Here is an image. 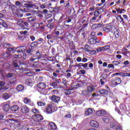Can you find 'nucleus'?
Segmentation results:
<instances>
[{"label":"nucleus","instance_id":"5fc2aeb1","mask_svg":"<svg viewBox=\"0 0 130 130\" xmlns=\"http://www.w3.org/2000/svg\"><path fill=\"white\" fill-rule=\"evenodd\" d=\"M47 26L48 27V28H53V27H54V25H53V23H51V24H49L47 25Z\"/></svg>","mask_w":130,"mask_h":130},{"label":"nucleus","instance_id":"c03bdc74","mask_svg":"<svg viewBox=\"0 0 130 130\" xmlns=\"http://www.w3.org/2000/svg\"><path fill=\"white\" fill-rule=\"evenodd\" d=\"M90 46L88 45L85 46V49L86 51H90Z\"/></svg>","mask_w":130,"mask_h":130},{"label":"nucleus","instance_id":"aec40b11","mask_svg":"<svg viewBox=\"0 0 130 130\" xmlns=\"http://www.w3.org/2000/svg\"><path fill=\"white\" fill-rule=\"evenodd\" d=\"M15 6H16V7H18L19 8H26L25 6H22V3L20 2L19 1L15 2Z\"/></svg>","mask_w":130,"mask_h":130},{"label":"nucleus","instance_id":"72a5a7b5","mask_svg":"<svg viewBox=\"0 0 130 130\" xmlns=\"http://www.w3.org/2000/svg\"><path fill=\"white\" fill-rule=\"evenodd\" d=\"M1 23L3 27H4L5 28H8V24H7V23L5 22V21H4L3 20H2Z\"/></svg>","mask_w":130,"mask_h":130},{"label":"nucleus","instance_id":"9d476101","mask_svg":"<svg viewBox=\"0 0 130 130\" xmlns=\"http://www.w3.org/2000/svg\"><path fill=\"white\" fill-rule=\"evenodd\" d=\"M21 111L22 113H28V112H29V108L26 106H24L22 107Z\"/></svg>","mask_w":130,"mask_h":130},{"label":"nucleus","instance_id":"b1692460","mask_svg":"<svg viewBox=\"0 0 130 130\" xmlns=\"http://www.w3.org/2000/svg\"><path fill=\"white\" fill-rule=\"evenodd\" d=\"M36 20V18L34 16H30L27 18V21L29 23H31V22H34Z\"/></svg>","mask_w":130,"mask_h":130},{"label":"nucleus","instance_id":"f3484780","mask_svg":"<svg viewBox=\"0 0 130 130\" xmlns=\"http://www.w3.org/2000/svg\"><path fill=\"white\" fill-rule=\"evenodd\" d=\"M113 33L114 35H115V37L116 38H119L120 35L119 34V31H118V30H117V29H116V30H115Z\"/></svg>","mask_w":130,"mask_h":130},{"label":"nucleus","instance_id":"7c9ffc66","mask_svg":"<svg viewBox=\"0 0 130 130\" xmlns=\"http://www.w3.org/2000/svg\"><path fill=\"white\" fill-rule=\"evenodd\" d=\"M3 98L5 100H7V99H9V98H10V95L8 94V93H4L3 95Z\"/></svg>","mask_w":130,"mask_h":130},{"label":"nucleus","instance_id":"37998d69","mask_svg":"<svg viewBox=\"0 0 130 130\" xmlns=\"http://www.w3.org/2000/svg\"><path fill=\"white\" fill-rule=\"evenodd\" d=\"M38 105L39 106H44L45 105V103L42 102H38Z\"/></svg>","mask_w":130,"mask_h":130},{"label":"nucleus","instance_id":"2f4dec72","mask_svg":"<svg viewBox=\"0 0 130 130\" xmlns=\"http://www.w3.org/2000/svg\"><path fill=\"white\" fill-rule=\"evenodd\" d=\"M39 66V63L38 62V61H35L32 65V68H38Z\"/></svg>","mask_w":130,"mask_h":130},{"label":"nucleus","instance_id":"9b49d317","mask_svg":"<svg viewBox=\"0 0 130 130\" xmlns=\"http://www.w3.org/2000/svg\"><path fill=\"white\" fill-rule=\"evenodd\" d=\"M90 124L91 126H92L93 127H98V126H99V123L94 120H92L91 121H90Z\"/></svg>","mask_w":130,"mask_h":130},{"label":"nucleus","instance_id":"a19ab883","mask_svg":"<svg viewBox=\"0 0 130 130\" xmlns=\"http://www.w3.org/2000/svg\"><path fill=\"white\" fill-rule=\"evenodd\" d=\"M112 63L114 64V66H118V64H120V61H113Z\"/></svg>","mask_w":130,"mask_h":130},{"label":"nucleus","instance_id":"338daca9","mask_svg":"<svg viewBox=\"0 0 130 130\" xmlns=\"http://www.w3.org/2000/svg\"><path fill=\"white\" fill-rule=\"evenodd\" d=\"M30 39H31V41H34L35 40V37L34 36H31L30 37Z\"/></svg>","mask_w":130,"mask_h":130},{"label":"nucleus","instance_id":"2eb2a0df","mask_svg":"<svg viewBox=\"0 0 130 130\" xmlns=\"http://www.w3.org/2000/svg\"><path fill=\"white\" fill-rule=\"evenodd\" d=\"M12 111H18L19 110V106L18 105H14L10 108Z\"/></svg>","mask_w":130,"mask_h":130},{"label":"nucleus","instance_id":"a211bd4d","mask_svg":"<svg viewBox=\"0 0 130 130\" xmlns=\"http://www.w3.org/2000/svg\"><path fill=\"white\" fill-rule=\"evenodd\" d=\"M99 93H101V95H107V94H108V91L106 89H102L99 90Z\"/></svg>","mask_w":130,"mask_h":130},{"label":"nucleus","instance_id":"864d4df0","mask_svg":"<svg viewBox=\"0 0 130 130\" xmlns=\"http://www.w3.org/2000/svg\"><path fill=\"white\" fill-rule=\"evenodd\" d=\"M41 62L42 64H46V59H41Z\"/></svg>","mask_w":130,"mask_h":130},{"label":"nucleus","instance_id":"ddd939ff","mask_svg":"<svg viewBox=\"0 0 130 130\" xmlns=\"http://www.w3.org/2000/svg\"><path fill=\"white\" fill-rule=\"evenodd\" d=\"M35 117L39 122H40V121H42V120L43 119V117L40 114H36L35 115Z\"/></svg>","mask_w":130,"mask_h":130},{"label":"nucleus","instance_id":"603ef678","mask_svg":"<svg viewBox=\"0 0 130 130\" xmlns=\"http://www.w3.org/2000/svg\"><path fill=\"white\" fill-rule=\"evenodd\" d=\"M44 56V55L41 54H39V55H37V58H38V59H40V58H43Z\"/></svg>","mask_w":130,"mask_h":130},{"label":"nucleus","instance_id":"4468645a","mask_svg":"<svg viewBox=\"0 0 130 130\" xmlns=\"http://www.w3.org/2000/svg\"><path fill=\"white\" fill-rule=\"evenodd\" d=\"M93 113V110L91 108H89L85 112V115H91Z\"/></svg>","mask_w":130,"mask_h":130},{"label":"nucleus","instance_id":"13d9d810","mask_svg":"<svg viewBox=\"0 0 130 130\" xmlns=\"http://www.w3.org/2000/svg\"><path fill=\"white\" fill-rule=\"evenodd\" d=\"M79 87H80V84H78L72 86V88H74V89H78V88H79Z\"/></svg>","mask_w":130,"mask_h":130},{"label":"nucleus","instance_id":"49530a36","mask_svg":"<svg viewBox=\"0 0 130 130\" xmlns=\"http://www.w3.org/2000/svg\"><path fill=\"white\" fill-rule=\"evenodd\" d=\"M100 82L101 85H104V84H105V78L101 79Z\"/></svg>","mask_w":130,"mask_h":130},{"label":"nucleus","instance_id":"4c0bfd02","mask_svg":"<svg viewBox=\"0 0 130 130\" xmlns=\"http://www.w3.org/2000/svg\"><path fill=\"white\" fill-rule=\"evenodd\" d=\"M24 102L25 104H29L31 102V100L29 99L25 98L24 100Z\"/></svg>","mask_w":130,"mask_h":130},{"label":"nucleus","instance_id":"c9c22d12","mask_svg":"<svg viewBox=\"0 0 130 130\" xmlns=\"http://www.w3.org/2000/svg\"><path fill=\"white\" fill-rule=\"evenodd\" d=\"M13 81H10L9 82V85H14V84H16V82L17 81V79L16 78H14L13 79Z\"/></svg>","mask_w":130,"mask_h":130},{"label":"nucleus","instance_id":"f257e3e1","mask_svg":"<svg viewBox=\"0 0 130 130\" xmlns=\"http://www.w3.org/2000/svg\"><path fill=\"white\" fill-rule=\"evenodd\" d=\"M17 24L19 25V26H21V28H23V29H26L29 27V24L28 22H25L22 19H20L18 20Z\"/></svg>","mask_w":130,"mask_h":130},{"label":"nucleus","instance_id":"20e7f679","mask_svg":"<svg viewBox=\"0 0 130 130\" xmlns=\"http://www.w3.org/2000/svg\"><path fill=\"white\" fill-rule=\"evenodd\" d=\"M111 83L112 85H114V86H117V85H119L120 83H121V79L119 78L113 79L111 80Z\"/></svg>","mask_w":130,"mask_h":130},{"label":"nucleus","instance_id":"dca6fc26","mask_svg":"<svg viewBox=\"0 0 130 130\" xmlns=\"http://www.w3.org/2000/svg\"><path fill=\"white\" fill-rule=\"evenodd\" d=\"M49 125L51 129H56L57 128L56 125H55V123L54 122H51L49 123Z\"/></svg>","mask_w":130,"mask_h":130},{"label":"nucleus","instance_id":"4d7b16f0","mask_svg":"<svg viewBox=\"0 0 130 130\" xmlns=\"http://www.w3.org/2000/svg\"><path fill=\"white\" fill-rule=\"evenodd\" d=\"M6 84V82L5 81H0V87H3L4 86H5V85Z\"/></svg>","mask_w":130,"mask_h":130},{"label":"nucleus","instance_id":"3c124183","mask_svg":"<svg viewBox=\"0 0 130 130\" xmlns=\"http://www.w3.org/2000/svg\"><path fill=\"white\" fill-rule=\"evenodd\" d=\"M20 34H21V35H26V34H27V33H28V31L27 30H25V31H21L20 32Z\"/></svg>","mask_w":130,"mask_h":130},{"label":"nucleus","instance_id":"f8f14e48","mask_svg":"<svg viewBox=\"0 0 130 130\" xmlns=\"http://www.w3.org/2000/svg\"><path fill=\"white\" fill-rule=\"evenodd\" d=\"M90 44H95L96 43V37H92L88 40Z\"/></svg>","mask_w":130,"mask_h":130},{"label":"nucleus","instance_id":"0eeeda50","mask_svg":"<svg viewBox=\"0 0 130 130\" xmlns=\"http://www.w3.org/2000/svg\"><path fill=\"white\" fill-rule=\"evenodd\" d=\"M3 109L5 112H8L11 109V106L8 104H5L3 106Z\"/></svg>","mask_w":130,"mask_h":130},{"label":"nucleus","instance_id":"7ed1b4c3","mask_svg":"<svg viewBox=\"0 0 130 130\" xmlns=\"http://www.w3.org/2000/svg\"><path fill=\"white\" fill-rule=\"evenodd\" d=\"M115 30H116V28L113 25H108L106 27L103 28V31L107 32V33H108V32L113 33Z\"/></svg>","mask_w":130,"mask_h":130},{"label":"nucleus","instance_id":"58836bf2","mask_svg":"<svg viewBox=\"0 0 130 130\" xmlns=\"http://www.w3.org/2000/svg\"><path fill=\"white\" fill-rule=\"evenodd\" d=\"M121 76L122 77H130V73H121Z\"/></svg>","mask_w":130,"mask_h":130},{"label":"nucleus","instance_id":"774afa93","mask_svg":"<svg viewBox=\"0 0 130 130\" xmlns=\"http://www.w3.org/2000/svg\"><path fill=\"white\" fill-rule=\"evenodd\" d=\"M117 130H122L121 127L120 125H117L116 127Z\"/></svg>","mask_w":130,"mask_h":130},{"label":"nucleus","instance_id":"423d86ee","mask_svg":"<svg viewBox=\"0 0 130 130\" xmlns=\"http://www.w3.org/2000/svg\"><path fill=\"white\" fill-rule=\"evenodd\" d=\"M16 52L18 53H23L25 51V46L18 47L16 48Z\"/></svg>","mask_w":130,"mask_h":130},{"label":"nucleus","instance_id":"393cba45","mask_svg":"<svg viewBox=\"0 0 130 130\" xmlns=\"http://www.w3.org/2000/svg\"><path fill=\"white\" fill-rule=\"evenodd\" d=\"M71 91H73V89H69L65 90V92H64V95H71Z\"/></svg>","mask_w":130,"mask_h":130},{"label":"nucleus","instance_id":"4be33fe9","mask_svg":"<svg viewBox=\"0 0 130 130\" xmlns=\"http://www.w3.org/2000/svg\"><path fill=\"white\" fill-rule=\"evenodd\" d=\"M104 24H102V23H98L96 24H93L91 28L92 29H93V28H94V27H97L98 28L100 27H104Z\"/></svg>","mask_w":130,"mask_h":130},{"label":"nucleus","instance_id":"6e6552de","mask_svg":"<svg viewBox=\"0 0 130 130\" xmlns=\"http://www.w3.org/2000/svg\"><path fill=\"white\" fill-rule=\"evenodd\" d=\"M51 100H52V101H53V102H56V103H57L58 101L60 100V98H59V96L53 95L51 98Z\"/></svg>","mask_w":130,"mask_h":130},{"label":"nucleus","instance_id":"39448f33","mask_svg":"<svg viewBox=\"0 0 130 130\" xmlns=\"http://www.w3.org/2000/svg\"><path fill=\"white\" fill-rule=\"evenodd\" d=\"M37 87L38 89L42 91V90H44L45 88H46V84L44 83H39L37 84Z\"/></svg>","mask_w":130,"mask_h":130},{"label":"nucleus","instance_id":"0e129e2a","mask_svg":"<svg viewBox=\"0 0 130 130\" xmlns=\"http://www.w3.org/2000/svg\"><path fill=\"white\" fill-rule=\"evenodd\" d=\"M76 60L78 62H80V61H82V58L81 57H78L77 58Z\"/></svg>","mask_w":130,"mask_h":130},{"label":"nucleus","instance_id":"473e14b6","mask_svg":"<svg viewBox=\"0 0 130 130\" xmlns=\"http://www.w3.org/2000/svg\"><path fill=\"white\" fill-rule=\"evenodd\" d=\"M26 52L28 53V54H29L31 55L32 54V53L33 52V49H32L31 48H29L27 50Z\"/></svg>","mask_w":130,"mask_h":130},{"label":"nucleus","instance_id":"de8ad7c7","mask_svg":"<svg viewBox=\"0 0 130 130\" xmlns=\"http://www.w3.org/2000/svg\"><path fill=\"white\" fill-rule=\"evenodd\" d=\"M62 83L64 85V86H67V83H68V80L66 79L63 78L62 79Z\"/></svg>","mask_w":130,"mask_h":130},{"label":"nucleus","instance_id":"e2e57ef3","mask_svg":"<svg viewBox=\"0 0 130 130\" xmlns=\"http://www.w3.org/2000/svg\"><path fill=\"white\" fill-rule=\"evenodd\" d=\"M79 72L82 75H85V74H86V71L84 70H80Z\"/></svg>","mask_w":130,"mask_h":130},{"label":"nucleus","instance_id":"8fccbe9b","mask_svg":"<svg viewBox=\"0 0 130 130\" xmlns=\"http://www.w3.org/2000/svg\"><path fill=\"white\" fill-rule=\"evenodd\" d=\"M25 83L27 85H30L32 84V81H31V79H27Z\"/></svg>","mask_w":130,"mask_h":130},{"label":"nucleus","instance_id":"f704fd0d","mask_svg":"<svg viewBox=\"0 0 130 130\" xmlns=\"http://www.w3.org/2000/svg\"><path fill=\"white\" fill-rule=\"evenodd\" d=\"M51 85L55 89H57V88H58V85L56 82H52Z\"/></svg>","mask_w":130,"mask_h":130},{"label":"nucleus","instance_id":"5701e85b","mask_svg":"<svg viewBox=\"0 0 130 130\" xmlns=\"http://www.w3.org/2000/svg\"><path fill=\"white\" fill-rule=\"evenodd\" d=\"M95 88L93 86H88L87 87V90L88 91V93H90V92H94L95 91Z\"/></svg>","mask_w":130,"mask_h":130},{"label":"nucleus","instance_id":"6e6d98bb","mask_svg":"<svg viewBox=\"0 0 130 130\" xmlns=\"http://www.w3.org/2000/svg\"><path fill=\"white\" fill-rule=\"evenodd\" d=\"M32 112L35 114L39 113V111H38V110H37V109L35 108V109H32Z\"/></svg>","mask_w":130,"mask_h":130},{"label":"nucleus","instance_id":"a18cd8bd","mask_svg":"<svg viewBox=\"0 0 130 130\" xmlns=\"http://www.w3.org/2000/svg\"><path fill=\"white\" fill-rule=\"evenodd\" d=\"M103 121H104L105 122H109V119L106 117H104L103 118Z\"/></svg>","mask_w":130,"mask_h":130},{"label":"nucleus","instance_id":"69168bd1","mask_svg":"<svg viewBox=\"0 0 130 130\" xmlns=\"http://www.w3.org/2000/svg\"><path fill=\"white\" fill-rule=\"evenodd\" d=\"M7 46H8V47H7V49H8L7 50H8V51L13 46H12V45L9 44Z\"/></svg>","mask_w":130,"mask_h":130},{"label":"nucleus","instance_id":"6ab92c4d","mask_svg":"<svg viewBox=\"0 0 130 130\" xmlns=\"http://www.w3.org/2000/svg\"><path fill=\"white\" fill-rule=\"evenodd\" d=\"M81 94H82V95H83V96H88V95H89V91L87 89H84L82 91Z\"/></svg>","mask_w":130,"mask_h":130},{"label":"nucleus","instance_id":"ea45409f","mask_svg":"<svg viewBox=\"0 0 130 130\" xmlns=\"http://www.w3.org/2000/svg\"><path fill=\"white\" fill-rule=\"evenodd\" d=\"M20 11L21 12H24L25 13H28V12H29V9L28 8V7H26L24 9H21Z\"/></svg>","mask_w":130,"mask_h":130},{"label":"nucleus","instance_id":"79ce46f5","mask_svg":"<svg viewBox=\"0 0 130 130\" xmlns=\"http://www.w3.org/2000/svg\"><path fill=\"white\" fill-rule=\"evenodd\" d=\"M47 39H49V40L53 39V35L52 34L47 35Z\"/></svg>","mask_w":130,"mask_h":130},{"label":"nucleus","instance_id":"c756f323","mask_svg":"<svg viewBox=\"0 0 130 130\" xmlns=\"http://www.w3.org/2000/svg\"><path fill=\"white\" fill-rule=\"evenodd\" d=\"M110 126L111 128H113L116 126V123H115V122L112 121L110 123Z\"/></svg>","mask_w":130,"mask_h":130},{"label":"nucleus","instance_id":"c85d7f7f","mask_svg":"<svg viewBox=\"0 0 130 130\" xmlns=\"http://www.w3.org/2000/svg\"><path fill=\"white\" fill-rule=\"evenodd\" d=\"M47 59L49 61H54L56 59V58L54 56H50L47 57Z\"/></svg>","mask_w":130,"mask_h":130},{"label":"nucleus","instance_id":"052dcab7","mask_svg":"<svg viewBox=\"0 0 130 130\" xmlns=\"http://www.w3.org/2000/svg\"><path fill=\"white\" fill-rule=\"evenodd\" d=\"M99 14H100V13H99V12H98V11H95V12H94V17H98V16H99Z\"/></svg>","mask_w":130,"mask_h":130},{"label":"nucleus","instance_id":"f03ea898","mask_svg":"<svg viewBox=\"0 0 130 130\" xmlns=\"http://www.w3.org/2000/svg\"><path fill=\"white\" fill-rule=\"evenodd\" d=\"M56 110H57V108L52 106L51 105H48L46 108V112L48 114H50V113H52V112H54Z\"/></svg>","mask_w":130,"mask_h":130},{"label":"nucleus","instance_id":"cd10ccee","mask_svg":"<svg viewBox=\"0 0 130 130\" xmlns=\"http://www.w3.org/2000/svg\"><path fill=\"white\" fill-rule=\"evenodd\" d=\"M8 51H9V52H10V53H15V52H16V49L13 46L11 49H9L8 50Z\"/></svg>","mask_w":130,"mask_h":130},{"label":"nucleus","instance_id":"680f3d73","mask_svg":"<svg viewBox=\"0 0 130 130\" xmlns=\"http://www.w3.org/2000/svg\"><path fill=\"white\" fill-rule=\"evenodd\" d=\"M118 14H122V11H121V10L120 8L116 9Z\"/></svg>","mask_w":130,"mask_h":130},{"label":"nucleus","instance_id":"a878e982","mask_svg":"<svg viewBox=\"0 0 130 130\" xmlns=\"http://www.w3.org/2000/svg\"><path fill=\"white\" fill-rule=\"evenodd\" d=\"M18 62H19V60H14L13 62V67H14V68H19V64H18Z\"/></svg>","mask_w":130,"mask_h":130},{"label":"nucleus","instance_id":"bf43d9fd","mask_svg":"<svg viewBox=\"0 0 130 130\" xmlns=\"http://www.w3.org/2000/svg\"><path fill=\"white\" fill-rule=\"evenodd\" d=\"M108 68H109V69H111V68H112L113 69V70H114V65H113V64H109L108 65Z\"/></svg>","mask_w":130,"mask_h":130},{"label":"nucleus","instance_id":"09e8293b","mask_svg":"<svg viewBox=\"0 0 130 130\" xmlns=\"http://www.w3.org/2000/svg\"><path fill=\"white\" fill-rule=\"evenodd\" d=\"M14 76V74L12 73H9L7 74V78H12Z\"/></svg>","mask_w":130,"mask_h":130},{"label":"nucleus","instance_id":"e433bc0d","mask_svg":"<svg viewBox=\"0 0 130 130\" xmlns=\"http://www.w3.org/2000/svg\"><path fill=\"white\" fill-rule=\"evenodd\" d=\"M103 48V51H105V50H107L110 48V46L109 45L106 46L105 47H102Z\"/></svg>","mask_w":130,"mask_h":130},{"label":"nucleus","instance_id":"bb28decb","mask_svg":"<svg viewBox=\"0 0 130 130\" xmlns=\"http://www.w3.org/2000/svg\"><path fill=\"white\" fill-rule=\"evenodd\" d=\"M37 44H36V42H32L31 44H30V47L31 49H32L33 50H34L35 48H36V47H37Z\"/></svg>","mask_w":130,"mask_h":130},{"label":"nucleus","instance_id":"412c9836","mask_svg":"<svg viewBox=\"0 0 130 130\" xmlns=\"http://www.w3.org/2000/svg\"><path fill=\"white\" fill-rule=\"evenodd\" d=\"M16 89L17 91L21 92V91H23V90H24V85L20 84L16 87Z\"/></svg>","mask_w":130,"mask_h":130},{"label":"nucleus","instance_id":"1a4fd4ad","mask_svg":"<svg viewBox=\"0 0 130 130\" xmlns=\"http://www.w3.org/2000/svg\"><path fill=\"white\" fill-rule=\"evenodd\" d=\"M106 111L104 110H99L96 112V115L98 116H101V115H105Z\"/></svg>","mask_w":130,"mask_h":130}]
</instances>
